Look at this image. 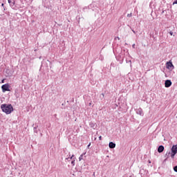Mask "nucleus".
Segmentation results:
<instances>
[{"instance_id": "nucleus-6", "label": "nucleus", "mask_w": 177, "mask_h": 177, "mask_svg": "<svg viewBox=\"0 0 177 177\" xmlns=\"http://www.w3.org/2000/svg\"><path fill=\"white\" fill-rule=\"evenodd\" d=\"M136 113L139 115L143 116V109H142V108L137 109Z\"/></svg>"}, {"instance_id": "nucleus-8", "label": "nucleus", "mask_w": 177, "mask_h": 177, "mask_svg": "<svg viewBox=\"0 0 177 177\" xmlns=\"http://www.w3.org/2000/svg\"><path fill=\"white\" fill-rule=\"evenodd\" d=\"M158 153H162L164 151V146L160 145L158 148Z\"/></svg>"}, {"instance_id": "nucleus-18", "label": "nucleus", "mask_w": 177, "mask_h": 177, "mask_svg": "<svg viewBox=\"0 0 177 177\" xmlns=\"http://www.w3.org/2000/svg\"><path fill=\"white\" fill-rule=\"evenodd\" d=\"M8 3L10 5V3H12V0H8Z\"/></svg>"}, {"instance_id": "nucleus-1", "label": "nucleus", "mask_w": 177, "mask_h": 177, "mask_svg": "<svg viewBox=\"0 0 177 177\" xmlns=\"http://www.w3.org/2000/svg\"><path fill=\"white\" fill-rule=\"evenodd\" d=\"M1 109L3 113H6V114H10L13 111V106H12V104H1Z\"/></svg>"}, {"instance_id": "nucleus-13", "label": "nucleus", "mask_w": 177, "mask_h": 177, "mask_svg": "<svg viewBox=\"0 0 177 177\" xmlns=\"http://www.w3.org/2000/svg\"><path fill=\"white\" fill-rule=\"evenodd\" d=\"M72 165H75V160H72L71 162Z\"/></svg>"}, {"instance_id": "nucleus-24", "label": "nucleus", "mask_w": 177, "mask_h": 177, "mask_svg": "<svg viewBox=\"0 0 177 177\" xmlns=\"http://www.w3.org/2000/svg\"><path fill=\"white\" fill-rule=\"evenodd\" d=\"M169 34H170V35H172L173 32H170Z\"/></svg>"}, {"instance_id": "nucleus-27", "label": "nucleus", "mask_w": 177, "mask_h": 177, "mask_svg": "<svg viewBox=\"0 0 177 177\" xmlns=\"http://www.w3.org/2000/svg\"><path fill=\"white\" fill-rule=\"evenodd\" d=\"M1 6H4V4H3V3H2V4H1Z\"/></svg>"}, {"instance_id": "nucleus-21", "label": "nucleus", "mask_w": 177, "mask_h": 177, "mask_svg": "<svg viewBox=\"0 0 177 177\" xmlns=\"http://www.w3.org/2000/svg\"><path fill=\"white\" fill-rule=\"evenodd\" d=\"M73 157H74V155H73V156L71 157V160H73Z\"/></svg>"}, {"instance_id": "nucleus-7", "label": "nucleus", "mask_w": 177, "mask_h": 177, "mask_svg": "<svg viewBox=\"0 0 177 177\" xmlns=\"http://www.w3.org/2000/svg\"><path fill=\"white\" fill-rule=\"evenodd\" d=\"M126 54H127V57H129V60H128V58H126V62L127 63H131V55H129V53H128V51L126 52Z\"/></svg>"}, {"instance_id": "nucleus-10", "label": "nucleus", "mask_w": 177, "mask_h": 177, "mask_svg": "<svg viewBox=\"0 0 177 177\" xmlns=\"http://www.w3.org/2000/svg\"><path fill=\"white\" fill-rule=\"evenodd\" d=\"M114 147H115V144L113 142H109V148L114 149Z\"/></svg>"}, {"instance_id": "nucleus-3", "label": "nucleus", "mask_w": 177, "mask_h": 177, "mask_svg": "<svg viewBox=\"0 0 177 177\" xmlns=\"http://www.w3.org/2000/svg\"><path fill=\"white\" fill-rule=\"evenodd\" d=\"M166 68H167L168 70H174V68H175V66H174V64H172V61H169L168 62L166 63Z\"/></svg>"}, {"instance_id": "nucleus-14", "label": "nucleus", "mask_w": 177, "mask_h": 177, "mask_svg": "<svg viewBox=\"0 0 177 177\" xmlns=\"http://www.w3.org/2000/svg\"><path fill=\"white\" fill-rule=\"evenodd\" d=\"M127 17H132V13L128 14V15H127Z\"/></svg>"}, {"instance_id": "nucleus-20", "label": "nucleus", "mask_w": 177, "mask_h": 177, "mask_svg": "<svg viewBox=\"0 0 177 177\" xmlns=\"http://www.w3.org/2000/svg\"><path fill=\"white\" fill-rule=\"evenodd\" d=\"M133 34H136V32H135V30H132Z\"/></svg>"}, {"instance_id": "nucleus-2", "label": "nucleus", "mask_w": 177, "mask_h": 177, "mask_svg": "<svg viewBox=\"0 0 177 177\" xmlns=\"http://www.w3.org/2000/svg\"><path fill=\"white\" fill-rule=\"evenodd\" d=\"M2 92H10V85L5 84L1 86Z\"/></svg>"}, {"instance_id": "nucleus-5", "label": "nucleus", "mask_w": 177, "mask_h": 177, "mask_svg": "<svg viewBox=\"0 0 177 177\" xmlns=\"http://www.w3.org/2000/svg\"><path fill=\"white\" fill-rule=\"evenodd\" d=\"M172 85V82L171 80H167L165 82V88H169Z\"/></svg>"}, {"instance_id": "nucleus-19", "label": "nucleus", "mask_w": 177, "mask_h": 177, "mask_svg": "<svg viewBox=\"0 0 177 177\" xmlns=\"http://www.w3.org/2000/svg\"><path fill=\"white\" fill-rule=\"evenodd\" d=\"M99 139H100V140H102V136H99Z\"/></svg>"}, {"instance_id": "nucleus-28", "label": "nucleus", "mask_w": 177, "mask_h": 177, "mask_svg": "<svg viewBox=\"0 0 177 177\" xmlns=\"http://www.w3.org/2000/svg\"><path fill=\"white\" fill-rule=\"evenodd\" d=\"M129 177H132V176H130Z\"/></svg>"}, {"instance_id": "nucleus-17", "label": "nucleus", "mask_w": 177, "mask_h": 177, "mask_svg": "<svg viewBox=\"0 0 177 177\" xmlns=\"http://www.w3.org/2000/svg\"><path fill=\"white\" fill-rule=\"evenodd\" d=\"M5 83V79L1 80V84H4Z\"/></svg>"}, {"instance_id": "nucleus-15", "label": "nucleus", "mask_w": 177, "mask_h": 177, "mask_svg": "<svg viewBox=\"0 0 177 177\" xmlns=\"http://www.w3.org/2000/svg\"><path fill=\"white\" fill-rule=\"evenodd\" d=\"M174 170L175 171V172H177V166L174 167Z\"/></svg>"}, {"instance_id": "nucleus-16", "label": "nucleus", "mask_w": 177, "mask_h": 177, "mask_svg": "<svg viewBox=\"0 0 177 177\" xmlns=\"http://www.w3.org/2000/svg\"><path fill=\"white\" fill-rule=\"evenodd\" d=\"M173 5H177V0L174 1Z\"/></svg>"}, {"instance_id": "nucleus-26", "label": "nucleus", "mask_w": 177, "mask_h": 177, "mask_svg": "<svg viewBox=\"0 0 177 177\" xmlns=\"http://www.w3.org/2000/svg\"><path fill=\"white\" fill-rule=\"evenodd\" d=\"M132 46H133V48H135V44H133Z\"/></svg>"}, {"instance_id": "nucleus-9", "label": "nucleus", "mask_w": 177, "mask_h": 177, "mask_svg": "<svg viewBox=\"0 0 177 177\" xmlns=\"http://www.w3.org/2000/svg\"><path fill=\"white\" fill-rule=\"evenodd\" d=\"M15 5H16V1H14L13 2H11L10 6L12 9L16 10V6H15Z\"/></svg>"}, {"instance_id": "nucleus-4", "label": "nucleus", "mask_w": 177, "mask_h": 177, "mask_svg": "<svg viewBox=\"0 0 177 177\" xmlns=\"http://www.w3.org/2000/svg\"><path fill=\"white\" fill-rule=\"evenodd\" d=\"M177 153V145H174L171 148V158H174L175 157V154Z\"/></svg>"}, {"instance_id": "nucleus-25", "label": "nucleus", "mask_w": 177, "mask_h": 177, "mask_svg": "<svg viewBox=\"0 0 177 177\" xmlns=\"http://www.w3.org/2000/svg\"><path fill=\"white\" fill-rule=\"evenodd\" d=\"M89 146H91V143L88 144V147H89Z\"/></svg>"}, {"instance_id": "nucleus-23", "label": "nucleus", "mask_w": 177, "mask_h": 177, "mask_svg": "<svg viewBox=\"0 0 177 177\" xmlns=\"http://www.w3.org/2000/svg\"><path fill=\"white\" fill-rule=\"evenodd\" d=\"M102 97H104V94L102 93Z\"/></svg>"}, {"instance_id": "nucleus-22", "label": "nucleus", "mask_w": 177, "mask_h": 177, "mask_svg": "<svg viewBox=\"0 0 177 177\" xmlns=\"http://www.w3.org/2000/svg\"><path fill=\"white\" fill-rule=\"evenodd\" d=\"M123 61H124V57L122 58V62H121V63H122Z\"/></svg>"}, {"instance_id": "nucleus-12", "label": "nucleus", "mask_w": 177, "mask_h": 177, "mask_svg": "<svg viewBox=\"0 0 177 177\" xmlns=\"http://www.w3.org/2000/svg\"><path fill=\"white\" fill-rule=\"evenodd\" d=\"M83 157H84V153H82V154L79 157V160L81 161L82 160H83Z\"/></svg>"}, {"instance_id": "nucleus-11", "label": "nucleus", "mask_w": 177, "mask_h": 177, "mask_svg": "<svg viewBox=\"0 0 177 177\" xmlns=\"http://www.w3.org/2000/svg\"><path fill=\"white\" fill-rule=\"evenodd\" d=\"M90 127H91V128H93V129H95V128H96V123H93V122H90Z\"/></svg>"}]
</instances>
